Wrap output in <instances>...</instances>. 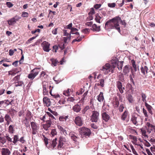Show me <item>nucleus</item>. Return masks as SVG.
Wrapping results in <instances>:
<instances>
[{
	"label": "nucleus",
	"mask_w": 155,
	"mask_h": 155,
	"mask_svg": "<svg viewBox=\"0 0 155 155\" xmlns=\"http://www.w3.org/2000/svg\"><path fill=\"white\" fill-rule=\"evenodd\" d=\"M48 85V83L46 82L43 83V94L44 95H47L48 94V91L46 89Z\"/></svg>",
	"instance_id": "obj_19"
},
{
	"label": "nucleus",
	"mask_w": 155,
	"mask_h": 155,
	"mask_svg": "<svg viewBox=\"0 0 155 155\" xmlns=\"http://www.w3.org/2000/svg\"><path fill=\"white\" fill-rule=\"evenodd\" d=\"M42 49L45 52H48L51 50L50 46V44L46 41H44L41 44Z\"/></svg>",
	"instance_id": "obj_9"
},
{
	"label": "nucleus",
	"mask_w": 155,
	"mask_h": 155,
	"mask_svg": "<svg viewBox=\"0 0 155 155\" xmlns=\"http://www.w3.org/2000/svg\"><path fill=\"white\" fill-rule=\"evenodd\" d=\"M145 106L147 107V109L148 110L149 112L151 115L153 114V112L151 110L152 107L149 104H148L147 103H145Z\"/></svg>",
	"instance_id": "obj_32"
},
{
	"label": "nucleus",
	"mask_w": 155,
	"mask_h": 155,
	"mask_svg": "<svg viewBox=\"0 0 155 155\" xmlns=\"http://www.w3.org/2000/svg\"><path fill=\"white\" fill-rule=\"evenodd\" d=\"M14 126L13 125H11L8 127V132L9 133L13 134L14 131Z\"/></svg>",
	"instance_id": "obj_41"
},
{
	"label": "nucleus",
	"mask_w": 155,
	"mask_h": 155,
	"mask_svg": "<svg viewBox=\"0 0 155 155\" xmlns=\"http://www.w3.org/2000/svg\"><path fill=\"white\" fill-rule=\"evenodd\" d=\"M91 29L93 31H99L101 30L100 26L95 24L92 25Z\"/></svg>",
	"instance_id": "obj_21"
},
{
	"label": "nucleus",
	"mask_w": 155,
	"mask_h": 155,
	"mask_svg": "<svg viewBox=\"0 0 155 155\" xmlns=\"http://www.w3.org/2000/svg\"><path fill=\"white\" fill-rule=\"evenodd\" d=\"M58 46L57 45H55L53 47V49L52 51L54 52H57V50H58Z\"/></svg>",
	"instance_id": "obj_55"
},
{
	"label": "nucleus",
	"mask_w": 155,
	"mask_h": 155,
	"mask_svg": "<svg viewBox=\"0 0 155 155\" xmlns=\"http://www.w3.org/2000/svg\"><path fill=\"white\" fill-rule=\"evenodd\" d=\"M74 122L76 125L79 127L83 125V120L81 117L79 116H77L75 117Z\"/></svg>",
	"instance_id": "obj_12"
},
{
	"label": "nucleus",
	"mask_w": 155,
	"mask_h": 155,
	"mask_svg": "<svg viewBox=\"0 0 155 155\" xmlns=\"http://www.w3.org/2000/svg\"><path fill=\"white\" fill-rule=\"evenodd\" d=\"M90 109V107L88 106H87L85 107L82 110V112L83 114H84L85 112L89 109Z\"/></svg>",
	"instance_id": "obj_46"
},
{
	"label": "nucleus",
	"mask_w": 155,
	"mask_h": 155,
	"mask_svg": "<svg viewBox=\"0 0 155 155\" xmlns=\"http://www.w3.org/2000/svg\"><path fill=\"white\" fill-rule=\"evenodd\" d=\"M21 18V17L17 15H16L12 18L10 20L7 21L8 24L9 25H13L15 24L17 21H18Z\"/></svg>",
	"instance_id": "obj_11"
},
{
	"label": "nucleus",
	"mask_w": 155,
	"mask_h": 155,
	"mask_svg": "<svg viewBox=\"0 0 155 155\" xmlns=\"http://www.w3.org/2000/svg\"><path fill=\"white\" fill-rule=\"evenodd\" d=\"M58 103L60 104H65L66 106L68 105L67 100H66L62 98L59 101Z\"/></svg>",
	"instance_id": "obj_31"
},
{
	"label": "nucleus",
	"mask_w": 155,
	"mask_h": 155,
	"mask_svg": "<svg viewBox=\"0 0 155 155\" xmlns=\"http://www.w3.org/2000/svg\"><path fill=\"white\" fill-rule=\"evenodd\" d=\"M14 83L15 84V86L17 87L18 86H21L23 84V82L22 81H18L17 82L15 81Z\"/></svg>",
	"instance_id": "obj_37"
},
{
	"label": "nucleus",
	"mask_w": 155,
	"mask_h": 155,
	"mask_svg": "<svg viewBox=\"0 0 155 155\" xmlns=\"http://www.w3.org/2000/svg\"><path fill=\"white\" fill-rule=\"evenodd\" d=\"M51 61L53 66L55 67L57 66V64L58 63V61L57 60L52 58L51 59Z\"/></svg>",
	"instance_id": "obj_40"
},
{
	"label": "nucleus",
	"mask_w": 155,
	"mask_h": 155,
	"mask_svg": "<svg viewBox=\"0 0 155 155\" xmlns=\"http://www.w3.org/2000/svg\"><path fill=\"white\" fill-rule=\"evenodd\" d=\"M117 95L118 97V99L120 101L122 102L123 101L122 97L120 93H118Z\"/></svg>",
	"instance_id": "obj_62"
},
{
	"label": "nucleus",
	"mask_w": 155,
	"mask_h": 155,
	"mask_svg": "<svg viewBox=\"0 0 155 155\" xmlns=\"http://www.w3.org/2000/svg\"><path fill=\"white\" fill-rule=\"evenodd\" d=\"M125 107V105L123 104H120L119 108L118 110L120 112H122L123 111V109H124Z\"/></svg>",
	"instance_id": "obj_43"
},
{
	"label": "nucleus",
	"mask_w": 155,
	"mask_h": 155,
	"mask_svg": "<svg viewBox=\"0 0 155 155\" xmlns=\"http://www.w3.org/2000/svg\"><path fill=\"white\" fill-rule=\"evenodd\" d=\"M19 72V71H18L17 68H15L8 71V75H14Z\"/></svg>",
	"instance_id": "obj_26"
},
{
	"label": "nucleus",
	"mask_w": 155,
	"mask_h": 155,
	"mask_svg": "<svg viewBox=\"0 0 155 155\" xmlns=\"http://www.w3.org/2000/svg\"><path fill=\"white\" fill-rule=\"evenodd\" d=\"M127 99L130 103H133L134 102V100L133 99V96L130 94H129L127 95Z\"/></svg>",
	"instance_id": "obj_34"
},
{
	"label": "nucleus",
	"mask_w": 155,
	"mask_h": 155,
	"mask_svg": "<svg viewBox=\"0 0 155 155\" xmlns=\"http://www.w3.org/2000/svg\"><path fill=\"white\" fill-rule=\"evenodd\" d=\"M95 14V11L93 8H91L90 11L89 12L88 14L89 15H92Z\"/></svg>",
	"instance_id": "obj_61"
},
{
	"label": "nucleus",
	"mask_w": 155,
	"mask_h": 155,
	"mask_svg": "<svg viewBox=\"0 0 155 155\" xmlns=\"http://www.w3.org/2000/svg\"><path fill=\"white\" fill-rule=\"evenodd\" d=\"M90 29L87 28H85L82 30V32L84 34H87L89 32Z\"/></svg>",
	"instance_id": "obj_52"
},
{
	"label": "nucleus",
	"mask_w": 155,
	"mask_h": 155,
	"mask_svg": "<svg viewBox=\"0 0 155 155\" xmlns=\"http://www.w3.org/2000/svg\"><path fill=\"white\" fill-rule=\"evenodd\" d=\"M119 22L122 25H125L126 23L124 21L121 20L119 16H116L107 21L105 24V28L106 30L109 29L114 28L119 32L120 31Z\"/></svg>",
	"instance_id": "obj_1"
},
{
	"label": "nucleus",
	"mask_w": 155,
	"mask_h": 155,
	"mask_svg": "<svg viewBox=\"0 0 155 155\" xmlns=\"http://www.w3.org/2000/svg\"><path fill=\"white\" fill-rule=\"evenodd\" d=\"M47 115L49 116V117H50V118L51 119V118L52 119H55V117H54L50 112H47Z\"/></svg>",
	"instance_id": "obj_58"
},
{
	"label": "nucleus",
	"mask_w": 155,
	"mask_h": 155,
	"mask_svg": "<svg viewBox=\"0 0 155 155\" xmlns=\"http://www.w3.org/2000/svg\"><path fill=\"white\" fill-rule=\"evenodd\" d=\"M1 153L2 155H10L11 153L9 149L4 148L1 149Z\"/></svg>",
	"instance_id": "obj_15"
},
{
	"label": "nucleus",
	"mask_w": 155,
	"mask_h": 155,
	"mask_svg": "<svg viewBox=\"0 0 155 155\" xmlns=\"http://www.w3.org/2000/svg\"><path fill=\"white\" fill-rule=\"evenodd\" d=\"M101 4H97L94 5V7L96 9H98L101 7Z\"/></svg>",
	"instance_id": "obj_64"
},
{
	"label": "nucleus",
	"mask_w": 155,
	"mask_h": 155,
	"mask_svg": "<svg viewBox=\"0 0 155 155\" xmlns=\"http://www.w3.org/2000/svg\"><path fill=\"white\" fill-rule=\"evenodd\" d=\"M45 145L47 146L48 143V139L44 135H42Z\"/></svg>",
	"instance_id": "obj_51"
},
{
	"label": "nucleus",
	"mask_w": 155,
	"mask_h": 155,
	"mask_svg": "<svg viewBox=\"0 0 155 155\" xmlns=\"http://www.w3.org/2000/svg\"><path fill=\"white\" fill-rule=\"evenodd\" d=\"M72 89H68L66 91H64L63 92V94L66 96H69L70 95V92H72Z\"/></svg>",
	"instance_id": "obj_36"
},
{
	"label": "nucleus",
	"mask_w": 155,
	"mask_h": 155,
	"mask_svg": "<svg viewBox=\"0 0 155 155\" xmlns=\"http://www.w3.org/2000/svg\"><path fill=\"white\" fill-rule=\"evenodd\" d=\"M43 101L44 103L46 105L47 107L50 106L51 105H54L55 104V101L54 100L48 98L47 97L43 98Z\"/></svg>",
	"instance_id": "obj_10"
},
{
	"label": "nucleus",
	"mask_w": 155,
	"mask_h": 155,
	"mask_svg": "<svg viewBox=\"0 0 155 155\" xmlns=\"http://www.w3.org/2000/svg\"><path fill=\"white\" fill-rule=\"evenodd\" d=\"M31 125L32 130V134L35 135L38 133L39 128V126L38 124L34 121H32L31 122Z\"/></svg>",
	"instance_id": "obj_7"
},
{
	"label": "nucleus",
	"mask_w": 155,
	"mask_h": 155,
	"mask_svg": "<svg viewBox=\"0 0 155 155\" xmlns=\"http://www.w3.org/2000/svg\"><path fill=\"white\" fill-rule=\"evenodd\" d=\"M5 120L6 121L5 124L8 125L11 122H12V119L10 115L8 114H6L4 117Z\"/></svg>",
	"instance_id": "obj_22"
},
{
	"label": "nucleus",
	"mask_w": 155,
	"mask_h": 155,
	"mask_svg": "<svg viewBox=\"0 0 155 155\" xmlns=\"http://www.w3.org/2000/svg\"><path fill=\"white\" fill-rule=\"evenodd\" d=\"M119 80L120 81H118L116 82V86L120 92L122 94L124 93V90L125 89V88L123 87L121 81L123 82L125 81L124 77L123 74H121L119 75Z\"/></svg>",
	"instance_id": "obj_2"
},
{
	"label": "nucleus",
	"mask_w": 155,
	"mask_h": 155,
	"mask_svg": "<svg viewBox=\"0 0 155 155\" xmlns=\"http://www.w3.org/2000/svg\"><path fill=\"white\" fill-rule=\"evenodd\" d=\"M104 99L103 93L101 92H100L99 94L97 96V99L99 102H101L103 101Z\"/></svg>",
	"instance_id": "obj_27"
},
{
	"label": "nucleus",
	"mask_w": 155,
	"mask_h": 155,
	"mask_svg": "<svg viewBox=\"0 0 155 155\" xmlns=\"http://www.w3.org/2000/svg\"><path fill=\"white\" fill-rule=\"evenodd\" d=\"M102 15H101V16L99 15L98 14H96L95 15V21L98 23H101V21H102Z\"/></svg>",
	"instance_id": "obj_29"
},
{
	"label": "nucleus",
	"mask_w": 155,
	"mask_h": 155,
	"mask_svg": "<svg viewBox=\"0 0 155 155\" xmlns=\"http://www.w3.org/2000/svg\"><path fill=\"white\" fill-rule=\"evenodd\" d=\"M128 115V112L127 110H125L121 116V119L123 120H127V118Z\"/></svg>",
	"instance_id": "obj_24"
},
{
	"label": "nucleus",
	"mask_w": 155,
	"mask_h": 155,
	"mask_svg": "<svg viewBox=\"0 0 155 155\" xmlns=\"http://www.w3.org/2000/svg\"><path fill=\"white\" fill-rule=\"evenodd\" d=\"M67 140L65 138L61 136L58 140V143L57 146V148L59 150H60L63 148V145L65 143L67 142Z\"/></svg>",
	"instance_id": "obj_8"
},
{
	"label": "nucleus",
	"mask_w": 155,
	"mask_h": 155,
	"mask_svg": "<svg viewBox=\"0 0 155 155\" xmlns=\"http://www.w3.org/2000/svg\"><path fill=\"white\" fill-rule=\"evenodd\" d=\"M117 61L118 59L116 58H114L111 60V64L110 65V66L114 71L115 68L116 67Z\"/></svg>",
	"instance_id": "obj_17"
},
{
	"label": "nucleus",
	"mask_w": 155,
	"mask_h": 155,
	"mask_svg": "<svg viewBox=\"0 0 155 155\" xmlns=\"http://www.w3.org/2000/svg\"><path fill=\"white\" fill-rule=\"evenodd\" d=\"M53 80L56 84H58L61 81V80H60L59 78H58L57 75L56 76L53 78Z\"/></svg>",
	"instance_id": "obj_49"
},
{
	"label": "nucleus",
	"mask_w": 155,
	"mask_h": 155,
	"mask_svg": "<svg viewBox=\"0 0 155 155\" xmlns=\"http://www.w3.org/2000/svg\"><path fill=\"white\" fill-rule=\"evenodd\" d=\"M70 136L71 139L75 142H77L78 140L79 139V138L72 133H70Z\"/></svg>",
	"instance_id": "obj_28"
},
{
	"label": "nucleus",
	"mask_w": 155,
	"mask_h": 155,
	"mask_svg": "<svg viewBox=\"0 0 155 155\" xmlns=\"http://www.w3.org/2000/svg\"><path fill=\"white\" fill-rule=\"evenodd\" d=\"M81 104H76L74 105L72 107V110L76 113L79 112L81 109Z\"/></svg>",
	"instance_id": "obj_16"
},
{
	"label": "nucleus",
	"mask_w": 155,
	"mask_h": 155,
	"mask_svg": "<svg viewBox=\"0 0 155 155\" xmlns=\"http://www.w3.org/2000/svg\"><path fill=\"white\" fill-rule=\"evenodd\" d=\"M82 39V37H80L79 36H78V37L77 38L74 39L72 41V43H73L75 42L76 41H78V42H79L81 41Z\"/></svg>",
	"instance_id": "obj_50"
},
{
	"label": "nucleus",
	"mask_w": 155,
	"mask_h": 155,
	"mask_svg": "<svg viewBox=\"0 0 155 155\" xmlns=\"http://www.w3.org/2000/svg\"><path fill=\"white\" fill-rule=\"evenodd\" d=\"M71 38V36L70 35L69 37H64L63 38L64 41V43H66L68 39L70 40Z\"/></svg>",
	"instance_id": "obj_56"
},
{
	"label": "nucleus",
	"mask_w": 155,
	"mask_h": 155,
	"mask_svg": "<svg viewBox=\"0 0 155 155\" xmlns=\"http://www.w3.org/2000/svg\"><path fill=\"white\" fill-rule=\"evenodd\" d=\"M19 140L18 135H16L14 136V140L13 141V143L14 144H16L17 142Z\"/></svg>",
	"instance_id": "obj_45"
},
{
	"label": "nucleus",
	"mask_w": 155,
	"mask_h": 155,
	"mask_svg": "<svg viewBox=\"0 0 155 155\" xmlns=\"http://www.w3.org/2000/svg\"><path fill=\"white\" fill-rule=\"evenodd\" d=\"M6 5L9 8H10L12 7L13 5V4L10 2H7L6 3Z\"/></svg>",
	"instance_id": "obj_59"
},
{
	"label": "nucleus",
	"mask_w": 155,
	"mask_h": 155,
	"mask_svg": "<svg viewBox=\"0 0 155 155\" xmlns=\"http://www.w3.org/2000/svg\"><path fill=\"white\" fill-rule=\"evenodd\" d=\"M101 70L103 71L105 74H107L110 72L113 73L114 71L110 65L109 63H106L104 65Z\"/></svg>",
	"instance_id": "obj_4"
},
{
	"label": "nucleus",
	"mask_w": 155,
	"mask_h": 155,
	"mask_svg": "<svg viewBox=\"0 0 155 155\" xmlns=\"http://www.w3.org/2000/svg\"><path fill=\"white\" fill-rule=\"evenodd\" d=\"M6 139L4 137H1L0 138V142L3 144L6 143Z\"/></svg>",
	"instance_id": "obj_47"
},
{
	"label": "nucleus",
	"mask_w": 155,
	"mask_h": 155,
	"mask_svg": "<svg viewBox=\"0 0 155 155\" xmlns=\"http://www.w3.org/2000/svg\"><path fill=\"white\" fill-rule=\"evenodd\" d=\"M57 139L55 138L50 143L51 146L52 147V149L54 148L56 146L57 144Z\"/></svg>",
	"instance_id": "obj_33"
},
{
	"label": "nucleus",
	"mask_w": 155,
	"mask_h": 155,
	"mask_svg": "<svg viewBox=\"0 0 155 155\" xmlns=\"http://www.w3.org/2000/svg\"><path fill=\"white\" fill-rule=\"evenodd\" d=\"M140 132L141 133L142 135L143 138H148L149 137L147 134V131L144 128H142L140 129Z\"/></svg>",
	"instance_id": "obj_18"
},
{
	"label": "nucleus",
	"mask_w": 155,
	"mask_h": 155,
	"mask_svg": "<svg viewBox=\"0 0 155 155\" xmlns=\"http://www.w3.org/2000/svg\"><path fill=\"white\" fill-rule=\"evenodd\" d=\"M108 6L110 8H114L115 7L116 4L115 3H108Z\"/></svg>",
	"instance_id": "obj_53"
},
{
	"label": "nucleus",
	"mask_w": 155,
	"mask_h": 155,
	"mask_svg": "<svg viewBox=\"0 0 155 155\" xmlns=\"http://www.w3.org/2000/svg\"><path fill=\"white\" fill-rule=\"evenodd\" d=\"M123 63L124 61H120L118 62L117 65L118 68L119 70H121Z\"/></svg>",
	"instance_id": "obj_39"
},
{
	"label": "nucleus",
	"mask_w": 155,
	"mask_h": 155,
	"mask_svg": "<svg viewBox=\"0 0 155 155\" xmlns=\"http://www.w3.org/2000/svg\"><path fill=\"white\" fill-rule=\"evenodd\" d=\"M131 63L133 67L134 68L135 71H136L137 70V68L136 67V65L135 64V61L134 60L132 59L131 61Z\"/></svg>",
	"instance_id": "obj_38"
},
{
	"label": "nucleus",
	"mask_w": 155,
	"mask_h": 155,
	"mask_svg": "<svg viewBox=\"0 0 155 155\" xmlns=\"http://www.w3.org/2000/svg\"><path fill=\"white\" fill-rule=\"evenodd\" d=\"M141 72L144 74L145 75L147 74L148 73V68L147 66H142L140 68Z\"/></svg>",
	"instance_id": "obj_25"
},
{
	"label": "nucleus",
	"mask_w": 155,
	"mask_h": 155,
	"mask_svg": "<svg viewBox=\"0 0 155 155\" xmlns=\"http://www.w3.org/2000/svg\"><path fill=\"white\" fill-rule=\"evenodd\" d=\"M79 132L81 135L89 137L91 134L90 130L85 127H82L79 129Z\"/></svg>",
	"instance_id": "obj_5"
},
{
	"label": "nucleus",
	"mask_w": 155,
	"mask_h": 155,
	"mask_svg": "<svg viewBox=\"0 0 155 155\" xmlns=\"http://www.w3.org/2000/svg\"><path fill=\"white\" fill-rule=\"evenodd\" d=\"M99 113L97 111H92V114L91 116V120L92 122H97L99 119Z\"/></svg>",
	"instance_id": "obj_6"
},
{
	"label": "nucleus",
	"mask_w": 155,
	"mask_h": 155,
	"mask_svg": "<svg viewBox=\"0 0 155 155\" xmlns=\"http://www.w3.org/2000/svg\"><path fill=\"white\" fill-rule=\"evenodd\" d=\"M68 102V105L69 104H70L71 102H74L75 101V99L72 97H68L67 99Z\"/></svg>",
	"instance_id": "obj_42"
},
{
	"label": "nucleus",
	"mask_w": 155,
	"mask_h": 155,
	"mask_svg": "<svg viewBox=\"0 0 155 155\" xmlns=\"http://www.w3.org/2000/svg\"><path fill=\"white\" fill-rule=\"evenodd\" d=\"M51 134L52 136H54V135H56L57 132L55 129H52L51 130Z\"/></svg>",
	"instance_id": "obj_60"
},
{
	"label": "nucleus",
	"mask_w": 155,
	"mask_h": 155,
	"mask_svg": "<svg viewBox=\"0 0 155 155\" xmlns=\"http://www.w3.org/2000/svg\"><path fill=\"white\" fill-rule=\"evenodd\" d=\"M99 83L97 84V86H101V87H103L104 86V79H101L99 80Z\"/></svg>",
	"instance_id": "obj_44"
},
{
	"label": "nucleus",
	"mask_w": 155,
	"mask_h": 155,
	"mask_svg": "<svg viewBox=\"0 0 155 155\" xmlns=\"http://www.w3.org/2000/svg\"><path fill=\"white\" fill-rule=\"evenodd\" d=\"M130 67L129 65L125 66L123 69V72L125 75L127 74L130 72Z\"/></svg>",
	"instance_id": "obj_23"
},
{
	"label": "nucleus",
	"mask_w": 155,
	"mask_h": 155,
	"mask_svg": "<svg viewBox=\"0 0 155 155\" xmlns=\"http://www.w3.org/2000/svg\"><path fill=\"white\" fill-rule=\"evenodd\" d=\"M40 71V68H35L31 71L30 73L28 76V78L33 80L38 74Z\"/></svg>",
	"instance_id": "obj_3"
},
{
	"label": "nucleus",
	"mask_w": 155,
	"mask_h": 155,
	"mask_svg": "<svg viewBox=\"0 0 155 155\" xmlns=\"http://www.w3.org/2000/svg\"><path fill=\"white\" fill-rule=\"evenodd\" d=\"M36 36L33 37L29 39L26 42V43L27 44H28L30 43H31V41L35 39L36 38Z\"/></svg>",
	"instance_id": "obj_57"
},
{
	"label": "nucleus",
	"mask_w": 155,
	"mask_h": 155,
	"mask_svg": "<svg viewBox=\"0 0 155 155\" xmlns=\"http://www.w3.org/2000/svg\"><path fill=\"white\" fill-rule=\"evenodd\" d=\"M20 75H18L15 76L13 78L14 81H18L20 79Z\"/></svg>",
	"instance_id": "obj_63"
},
{
	"label": "nucleus",
	"mask_w": 155,
	"mask_h": 155,
	"mask_svg": "<svg viewBox=\"0 0 155 155\" xmlns=\"http://www.w3.org/2000/svg\"><path fill=\"white\" fill-rule=\"evenodd\" d=\"M102 118L105 122L107 121L110 118L109 115L106 112H103L102 114Z\"/></svg>",
	"instance_id": "obj_20"
},
{
	"label": "nucleus",
	"mask_w": 155,
	"mask_h": 155,
	"mask_svg": "<svg viewBox=\"0 0 155 155\" xmlns=\"http://www.w3.org/2000/svg\"><path fill=\"white\" fill-rule=\"evenodd\" d=\"M140 119V117H136L134 115H133L131 119V121L134 124L137 126L138 124V122Z\"/></svg>",
	"instance_id": "obj_14"
},
{
	"label": "nucleus",
	"mask_w": 155,
	"mask_h": 155,
	"mask_svg": "<svg viewBox=\"0 0 155 155\" xmlns=\"http://www.w3.org/2000/svg\"><path fill=\"white\" fill-rule=\"evenodd\" d=\"M141 96L142 97V101L145 103H147V101L146 98L147 96L146 94L143 92H142L141 93Z\"/></svg>",
	"instance_id": "obj_35"
},
{
	"label": "nucleus",
	"mask_w": 155,
	"mask_h": 155,
	"mask_svg": "<svg viewBox=\"0 0 155 155\" xmlns=\"http://www.w3.org/2000/svg\"><path fill=\"white\" fill-rule=\"evenodd\" d=\"M50 93L52 96H53L54 97V98H56L57 100H58V99L59 100L60 99L59 94L53 95L51 94V91H50Z\"/></svg>",
	"instance_id": "obj_48"
},
{
	"label": "nucleus",
	"mask_w": 155,
	"mask_h": 155,
	"mask_svg": "<svg viewBox=\"0 0 155 155\" xmlns=\"http://www.w3.org/2000/svg\"><path fill=\"white\" fill-rule=\"evenodd\" d=\"M68 115L65 116L63 115L60 116L59 117V120L61 122L66 121L67 119L68 118Z\"/></svg>",
	"instance_id": "obj_30"
},
{
	"label": "nucleus",
	"mask_w": 155,
	"mask_h": 155,
	"mask_svg": "<svg viewBox=\"0 0 155 155\" xmlns=\"http://www.w3.org/2000/svg\"><path fill=\"white\" fill-rule=\"evenodd\" d=\"M78 31L77 29L76 28H73L71 29V32L72 34H74L76 32Z\"/></svg>",
	"instance_id": "obj_54"
},
{
	"label": "nucleus",
	"mask_w": 155,
	"mask_h": 155,
	"mask_svg": "<svg viewBox=\"0 0 155 155\" xmlns=\"http://www.w3.org/2000/svg\"><path fill=\"white\" fill-rule=\"evenodd\" d=\"M45 122L46 123L43 125V127L45 130H47L52 124V121L51 118H49V120H46Z\"/></svg>",
	"instance_id": "obj_13"
}]
</instances>
